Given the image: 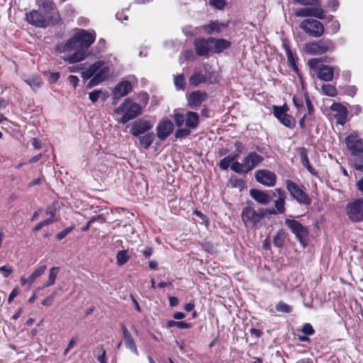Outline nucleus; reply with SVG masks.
Here are the masks:
<instances>
[{
	"mask_svg": "<svg viewBox=\"0 0 363 363\" xmlns=\"http://www.w3.org/2000/svg\"><path fill=\"white\" fill-rule=\"evenodd\" d=\"M210 42L211 44V50L216 53L223 52L230 45V43L225 39L210 38Z\"/></svg>",
	"mask_w": 363,
	"mask_h": 363,
	"instance_id": "393cba45",
	"label": "nucleus"
},
{
	"mask_svg": "<svg viewBox=\"0 0 363 363\" xmlns=\"http://www.w3.org/2000/svg\"><path fill=\"white\" fill-rule=\"evenodd\" d=\"M194 49L199 56L208 55L211 50V44L210 38L207 40L204 38H198L194 43Z\"/></svg>",
	"mask_w": 363,
	"mask_h": 363,
	"instance_id": "5701e85b",
	"label": "nucleus"
},
{
	"mask_svg": "<svg viewBox=\"0 0 363 363\" xmlns=\"http://www.w3.org/2000/svg\"><path fill=\"white\" fill-rule=\"evenodd\" d=\"M206 98L204 92L196 91L192 92L189 97V105L191 108L199 106Z\"/></svg>",
	"mask_w": 363,
	"mask_h": 363,
	"instance_id": "cd10ccee",
	"label": "nucleus"
},
{
	"mask_svg": "<svg viewBox=\"0 0 363 363\" xmlns=\"http://www.w3.org/2000/svg\"><path fill=\"white\" fill-rule=\"evenodd\" d=\"M40 9L46 16L54 9V4L49 0H43L40 4Z\"/></svg>",
	"mask_w": 363,
	"mask_h": 363,
	"instance_id": "e433bc0d",
	"label": "nucleus"
},
{
	"mask_svg": "<svg viewBox=\"0 0 363 363\" xmlns=\"http://www.w3.org/2000/svg\"><path fill=\"white\" fill-rule=\"evenodd\" d=\"M137 83V79L134 76H129L126 79L118 82L112 91L114 99H121L128 94L133 89V86Z\"/></svg>",
	"mask_w": 363,
	"mask_h": 363,
	"instance_id": "9d476101",
	"label": "nucleus"
},
{
	"mask_svg": "<svg viewBox=\"0 0 363 363\" xmlns=\"http://www.w3.org/2000/svg\"><path fill=\"white\" fill-rule=\"evenodd\" d=\"M48 16L35 10L26 14L27 21L38 27H46L48 24Z\"/></svg>",
	"mask_w": 363,
	"mask_h": 363,
	"instance_id": "f3484780",
	"label": "nucleus"
},
{
	"mask_svg": "<svg viewBox=\"0 0 363 363\" xmlns=\"http://www.w3.org/2000/svg\"><path fill=\"white\" fill-rule=\"evenodd\" d=\"M74 228V225H72L68 228H66L59 233L56 235V238L57 240H62L65 238L73 229Z\"/></svg>",
	"mask_w": 363,
	"mask_h": 363,
	"instance_id": "79ce46f5",
	"label": "nucleus"
},
{
	"mask_svg": "<svg viewBox=\"0 0 363 363\" xmlns=\"http://www.w3.org/2000/svg\"><path fill=\"white\" fill-rule=\"evenodd\" d=\"M235 147L236 149V151L238 153L236 155H238V157L240 154H242L245 150L244 145L240 142H236L235 143Z\"/></svg>",
	"mask_w": 363,
	"mask_h": 363,
	"instance_id": "bf43d9fd",
	"label": "nucleus"
},
{
	"mask_svg": "<svg viewBox=\"0 0 363 363\" xmlns=\"http://www.w3.org/2000/svg\"><path fill=\"white\" fill-rule=\"evenodd\" d=\"M285 225L295 235L296 238L299 240L300 243L306 247V238L308 236V229L298 221L295 220L286 219L284 221Z\"/></svg>",
	"mask_w": 363,
	"mask_h": 363,
	"instance_id": "9b49d317",
	"label": "nucleus"
},
{
	"mask_svg": "<svg viewBox=\"0 0 363 363\" xmlns=\"http://www.w3.org/2000/svg\"><path fill=\"white\" fill-rule=\"evenodd\" d=\"M101 94V91L94 90L89 93V99L92 102L94 103L99 99Z\"/></svg>",
	"mask_w": 363,
	"mask_h": 363,
	"instance_id": "09e8293b",
	"label": "nucleus"
},
{
	"mask_svg": "<svg viewBox=\"0 0 363 363\" xmlns=\"http://www.w3.org/2000/svg\"><path fill=\"white\" fill-rule=\"evenodd\" d=\"M335 45L330 39L320 40L317 42L308 43L304 45V51L310 55H322L335 50Z\"/></svg>",
	"mask_w": 363,
	"mask_h": 363,
	"instance_id": "0eeeda50",
	"label": "nucleus"
},
{
	"mask_svg": "<svg viewBox=\"0 0 363 363\" xmlns=\"http://www.w3.org/2000/svg\"><path fill=\"white\" fill-rule=\"evenodd\" d=\"M174 125L169 120L162 121L157 127V135L161 140H165L173 131Z\"/></svg>",
	"mask_w": 363,
	"mask_h": 363,
	"instance_id": "4be33fe9",
	"label": "nucleus"
},
{
	"mask_svg": "<svg viewBox=\"0 0 363 363\" xmlns=\"http://www.w3.org/2000/svg\"><path fill=\"white\" fill-rule=\"evenodd\" d=\"M255 177L257 182L267 186H274L277 182L275 173L268 169L257 170Z\"/></svg>",
	"mask_w": 363,
	"mask_h": 363,
	"instance_id": "4468645a",
	"label": "nucleus"
},
{
	"mask_svg": "<svg viewBox=\"0 0 363 363\" xmlns=\"http://www.w3.org/2000/svg\"><path fill=\"white\" fill-rule=\"evenodd\" d=\"M337 75L340 74V69L337 67H332L322 65L318 68V77L325 82H331L333 79L334 73Z\"/></svg>",
	"mask_w": 363,
	"mask_h": 363,
	"instance_id": "6ab92c4d",
	"label": "nucleus"
},
{
	"mask_svg": "<svg viewBox=\"0 0 363 363\" xmlns=\"http://www.w3.org/2000/svg\"><path fill=\"white\" fill-rule=\"evenodd\" d=\"M153 127L152 123L145 119H138L134 121L130 128V133L134 136H139L150 130Z\"/></svg>",
	"mask_w": 363,
	"mask_h": 363,
	"instance_id": "dca6fc26",
	"label": "nucleus"
},
{
	"mask_svg": "<svg viewBox=\"0 0 363 363\" xmlns=\"http://www.w3.org/2000/svg\"><path fill=\"white\" fill-rule=\"evenodd\" d=\"M274 113L276 118H277L284 125L289 128L295 126V120L287 114L283 108L275 106L274 107Z\"/></svg>",
	"mask_w": 363,
	"mask_h": 363,
	"instance_id": "aec40b11",
	"label": "nucleus"
},
{
	"mask_svg": "<svg viewBox=\"0 0 363 363\" xmlns=\"http://www.w3.org/2000/svg\"><path fill=\"white\" fill-rule=\"evenodd\" d=\"M138 251L141 252L145 258H148L152 255L153 249L151 247H146L144 250L138 248Z\"/></svg>",
	"mask_w": 363,
	"mask_h": 363,
	"instance_id": "de8ad7c7",
	"label": "nucleus"
},
{
	"mask_svg": "<svg viewBox=\"0 0 363 363\" xmlns=\"http://www.w3.org/2000/svg\"><path fill=\"white\" fill-rule=\"evenodd\" d=\"M293 101L298 109L301 108L303 106V101L301 98L294 96L293 98Z\"/></svg>",
	"mask_w": 363,
	"mask_h": 363,
	"instance_id": "13d9d810",
	"label": "nucleus"
},
{
	"mask_svg": "<svg viewBox=\"0 0 363 363\" xmlns=\"http://www.w3.org/2000/svg\"><path fill=\"white\" fill-rule=\"evenodd\" d=\"M174 84L178 89H184L185 86V79L182 74L177 75L174 77Z\"/></svg>",
	"mask_w": 363,
	"mask_h": 363,
	"instance_id": "ea45409f",
	"label": "nucleus"
},
{
	"mask_svg": "<svg viewBox=\"0 0 363 363\" xmlns=\"http://www.w3.org/2000/svg\"><path fill=\"white\" fill-rule=\"evenodd\" d=\"M322 92L329 96H335L337 95L336 88L332 84H323L321 87Z\"/></svg>",
	"mask_w": 363,
	"mask_h": 363,
	"instance_id": "f704fd0d",
	"label": "nucleus"
},
{
	"mask_svg": "<svg viewBox=\"0 0 363 363\" xmlns=\"http://www.w3.org/2000/svg\"><path fill=\"white\" fill-rule=\"evenodd\" d=\"M295 15L299 17L313 16L318 19H323L325 11L320 7L301 8L295 11Z\"/></svg>",
	"mask_w": 363,
	"mask_h": 363,
	"instance_id": "a211bd4d",
	"label": "nucleus"
},
{
	"mask_svg": "<svg viewBox=\"0 0 363 363\" xmlns=\"http://www.w3.org/2000/svg\"><path fill=\"white\" fill-rule=\"evenodd\" d=\"M209 4L218 9H223L225 6V0H209Z\"/></svg>",
	"mask_w": 363,
	"mask_h": 363,
	"instance_id": "37998d69",
	"label": "nucleus"
},
{
	"mask_svg": "<svg viewBox=\"0 0 363 363\" xmlns=\"http://www.w3.org/2000/svg\"><path fill=\"white\" fill-rule=\"evenodd\" d=\"M59 270V267H57L50 268L49 271L48 280L43 284V288L51 286L55 284Z\"/></svg>",
	"mask_w": 363,
	"mask_h": 363,
	"instance_id": "2f4dec72",
	"label": "nucleus"
},
{
	"mask_svg": "<svg viewBox=\"0 0 363 363\" xmlns=\"http://www.w3.org/2000/svg\"><path fill=\"white\" fill-rule=\"evenodd\" d=\"M299 27L308 35L319 38L324 33L325 29L323 23L318 20L307 18L302 21Z\"/></svg>",
	"mask_w": 363,
	"mask_h": 363,
	"instance_id": "1a4fd4ad",
	"label": "nucleus"
},
{
	"mask_svg": "<svg viewBox=\"0 0 363 363\" xmlns=\"http://www.w3.org/2000/svg\"><path fill=\"white\" fill-rule=\"evenodd\" d=\"M277 311L282 313H290L292 310V307L287 303L279 301L276 306Z\"/></svg>",
	"mask_w": 363,
	"mask_h": 363,
	"instance_id": "58836bf2",
	"label": "nucleus"
},
{
	"mask_svg": "<svg viewBox=\"0 0 363 363\" xmlns=\"http://www.w3.org/2000/svg\"><path fill=\"white\" fill-rule=\"evenodd\" d=\"M56 213V207L55 204L53 203L52 205L48 206L46 209V214L49 215L50 216V218L55 219L54 217Z\"/></svg>",
	"mask_w": 363,
	"mask_h": 363,
	"instance_id": "8fccbe9b",
	"label": "nucleus"
},
{
	"mask_svg": "<svg viewBox=\"0 0 363 363\" xmlns=\"http://www.w3.org/2000/svg\"><path fill=\"white\" fill-rule=\"evenodd\" d=\"M77 344V338L73 337L69 342L67 347L65 350V354H67L72 348Z\"/></svg>",
	"mask_w": 363,
	"mask_h": 363,
	"instance_id": "052dcab7",
	"label": "nucleus"
},
{
	"mask_svg": "<svg viewBox=\"0 0 363 363\" xmlns=\"http://www.w3.org/2000/svg\"><path fill=\"white\" fill-rule=\"evenodd\" d=\"M347 147L352 154L357 155L363 152V140L359 139L357 133H352L345 139Z\"/></svg>",
	"mask_w": 363,
	"mask_h": 363,
	"instance_id": "2eb2a0df",
	"label": "nucleus"
},
{
	"mask_svg": "<svg viewBox=\"0 0 363 363\" xmlns=\"http://www.w3.org/2000/svg\"><path fill=\"white\" fill-rule=\"evenodd\" d=\"M301 162L309 172H311V174H314L313 169L311 166L308 158L306 153H302L301 155Z\"/></svg>",
	"mask_w": 363,
	"mask_h": 363,
	"instance_id": "a19ab883",
	"label": "nucleus"
},
{
	"mask_svg": "<svg viewBox=\"0 0 363 363\" xmlns=\"http://www.w3.org/2000/svg\"><path fill=\"white\" fill-rule=\"evenodd\" d=\"M68 82L75 88L78 84L79 78L74 75H69L68 77Z\"/></svg>",
	"mask_w": 363,
	"mask_h": 363,
	"instance_id": "6e6d98bb",
	"label": "nucleus"
},
{
	"mask_svg": "<svg viewBox=\"0 0 363 363\" xmlns=\"http://www.w3.org/2000/svg\"><path fill=\"white\" fill-rule=\"evenodd\" d=\"M274 196L277 199L274 201V208L267 209V213L269 214H281L285 212V199L286 194L280 189H276L274 191Z\"/></svg>",
	"mask_w": 363,
	"mask_h": 363,
	"instance_id": "ddd939ff",
	"label": "nucleus"
},
{
	"mask_svg": "<svg viewBox=\"0 0 363 363\" xmlns=\"http://www.w3.org/2000/svg\"><path fill=\"white\" fill-rule=\"evenodd\" d=\"M301 331L306 335H312L315 333V330L310 323H305Z\"/></svg>",
	"mask_w": 363,
	"mask_h": 363,
	"instance_id": "c03bdc74",
	"label": "nucleus"
},
{
	"mask_svg": "<svg viewBox=\"0 0 363 363\" xmlns=\"http://www.w3.org/2000/svg\"><path fill=\"white\" fill-rule=\"evenodd\" d=\"M238 157V155H229L222 159L219 162V167L221 169L225 170L229 167H231L233 162H237L236 160Z\"/></svg>",
	"mask_w": 363,
	"mask_h": 363,
	"instance_id": "7c9ffc66",
	"label": "nucleus"
},
{
	"mask_svg": "<svg viewBox=\"0 0 363 363\" xmlns=\"http://www.w3.org/2000/svg\"><path fill=\"white\" fill-rule=\"evenodd\" d=\"M60 78V74L59 72H52L50 75V81L51 82H55L58 80Z\"/></svg>",
	"mask_w": 363,
	"mask_h": 363,
	"instance_id": "338daca9",
	"label": "nucleus"
},
{
	"mask_svg": "<svg viewBox=\"0 0 363 363\" xmlns=\"http://www.w3.org/2000/svg\"><path fill=\"white\" fill-rule=\"evenodd\" d=\"M286 187L291 196L298 203L308 205L311 199L308 194L304 192L296 184L291 180L286 181Z\"/></svg>",
	"mask_w": 363,
	"mask_h": 363,
	"instance_id": "f8f14e48",
	"label": "nucleus"
},
{
	"mask_svg": "<svg viewBox=\"0 0 363 363\" xmlns=\"http://www.w3.org/2000/svg\"><path fill=\"white\" fill-rule=\"evenodd\" d=\"M114 112L116 114H123L119 122L125 124L142 113V107L130 99H126L118 107L114 109Z\"/></svg>",
	"mask_w": 363,
	"mask_h": 363,
	"instance_id": "20e7f679",
	"label": "nucleus"
},
{
	"mask_svg": "<svg viewBox=\"0 0 363 363\" xmlns=\"http://www.w3.org/2000/svg\"><path fill=\"white\" fill-rule=\"evenodd\" d=\"M55 295L56 293L53 292L50 296H48L42 301V304L43 306H50L52 303Z\"/></svg>",
	"mask_w": 363,
	"mask_h": 363,
	"instance_id": "3c124183",
	"label": "nucleus"
},
{
	"mask_svg": "<svg viewBox=\"0 0 363 363\" xmlns=\"http://www.w3.org/2000/svg\"><path fill=\"white\" fill-rule=\"evenodd\" d=\"M55 221V219L48 218L42 222L38 223L34 228V230L38 231L40 230L43 226L48 225Z\"/></svg>",
	"mask_w": 363,
	"mask_h": 363,
	"instance_id": "a18cd8bd",
	"label": "nucleus"
},
{
	"mask_svg": "<svg viewBox=\"0 0 363 363\" xmlns=\"http://www.w3.org/2000/svg\"><path fill=\"white\" fill-rule=\"evenodd\" d=\"M111 74V67L105 65L102 61H97L82 72V77L86 79L94 77L87 84L89 88H91L106 80Z\"/></svg>",
	"mask_w": 363,
	"mask_h": 363,
	"instance_id": "f03ea898",
	"label": "nucleus"
},
{
	"mask_svg": "<svg viewBox=\"0 0 363 363\" xmlns=\"http://www.w3.org/2000/svg\"><path fill=\"white\" fill-rule=\"evenodd\" d=\"M123 340L125 347L133 352L135 355H138V352L135 342L130 333V331L125 328H123Z\"/></svg>",
	"mask_w": 363,
	"mask_h": 363,
	"instance_id": "a878e982",
	"label": "nucleus"
},
{
	"mask_svg": "<svg viewBox=\"0 0 363 363\" xmlns=\"http://www.w3.org/2000/svg\"><path fill=\"white\" fill-rule=\"evenodd\" d=\"M262 161L263 157L261 155L255 152H251L242 159V162H233L231 169L238 174H247Z\"/></svg>",
	"mask_w": 363,
	"mask_h": 363,
	"instance_id": "423d86ee",
	"label": "nucleus"
},
{
	"mask_svg": "<svg viewBox=\"0 0 363 363\" xmlns=\"http://www.w3.org/2000/svg\"><path fill=\"white\" fill-rule=\"evenodd\" d=\"M129 259L130 256L128 255L127 250H120L116 254V263L119 266L125 264Z\"/></svg>",
	"mask_w": 363,
	"mask_h": 363,
	"instance_id": "473e14b6",
	"label": "nucleus"
},
{
	"mask_svg": "<svg viewBox=\"0 0 363 363\" xmlns=\"http://www.w3.org/2000/svg\"><path fill=\"white\" fill-rule=\"evenodd\" d=\"M227 27V25L224 23L219 21H211L208 24L203 26V29L207 34L218 33L221 32L224 28Z\"/></svg>",
	"mask_w": 363,
	"mask_h": 363,
	"instance_id": "bb28decb",
	"label": "nucleus"
},
{
	"mask_svg": "<svg viewBox=\"0 0 363 363\" xmlns=\"http://www.w3.org/2000/svg\"><path fill=\"white\" fill-rule=\"evenodd\" d=\"M191 325L189 323H185L184 321H178L177 322V327L180 329H187L189 328Z\"/></svg>",
	"mask_w": 363,
	"mask_h": 363,
	"instance_id": "e2e57ef3",
	"label": "nucleus"
},
{
	"mask_svg": "<svg viewBox=\"0 0 363 363\" xmlns=\"http://www.w3.org/2000/svg\"><path fill=\"white\" fill-rule=\"evenodd\" d=\"M306 103L308 108V113L309 115H311L313 112V106L308 97H306Z\"/></svg>",
	"mask_w": 363,
	"mask_h": 363,
	"instance_id": "0e129e2a",
	"label": "nucleus"
},
{
	"mask_svg": "<svg viewBox=\"0 0 363 363\" xmlns=\"http://www.w3.org/2000/svg\"><path fill=\"white\" fill-rule=\"evenodd\" d=\"M328 6L335 11L339 6V1L338 0H328Z\"/></svg>",
	"mask_w": 363,
	"mask_h": 363,
	"instance_id": "4d7b16f0",
	"label": "nucleus"
},
{
	"mask_svg": "<svg viewBox=\"0 0 363 363\" xmlns=\"http://www.w3.org/2000/svg\"><path fill=\"white\" fill-rule=\"evenodd\" d=\"M155 139L153 133H147L143 136L139 135L140 145L145 149H148Z\"/></svg>",
	"mask_w": 363,
	"mask_h": 363,
	"instance_id": "c756f323",
	"label": "nucleus"
},
{
	"mask_svg": "<svg viewBox=\"0 0 363 363\" xmlns=\"http://www.w3.org/2000/svg\"><path fill=\"white\" fill-rule=\"evenodd\" d=\"M331 110L335 113L334 118L337 123L343 125L347 120V110L341 104L335 103L331 106Z\"/></svg>",
	"mask_w": 363,
	"mask_h": 363,
	"instance_id": "412c9836",
	"label": "nucleus"
},
{
	"mask_svg": "<svg viewBox=\"0 0 363 363\" xmlns=\"http://www.w3.org/2000/svg\"><path fill=\"white\" fill-rule=\"evenodd\" d=\"M273 243L275 246L281 247L284 243V235L282 232H278L274 236Z\"/></svg>",
	"mask_w": 363,
	"mask_h": 363,
	"instance_id": "4c0bfd02",
	"label": "nucleus"
},
{
	"mask_svg": "<svg viewBox=\"0 0 363 363\" xmlns=\"http://www.w3.org/2000/svg\"><path fill=\"white\" fill-rule=\"evenodd\" d=\"M250 195L255 201L262 205L268 204L272 199L270 195L267 191L255 189L250 190Z\"/></svg>",
	"mask_w": 363,
	"mask_h": 363,
	"instance_id": "b1692460",
	"label": "nucleus"
},
{
	"mask_svg": "<svg viewBox=\"0 0 363 363\" xmlns=\"http://www.w3.org/2000/svg\"><path fill=\"white\" fill-rule=\"evenodd\" d=\"M0 272H2L4 277H7L11 273H12V268L8 266H3L0 268Z\"/></svg>",
	"mask_w": 363,
	"mask_h": 363,
	"instance_id": "603ef678",
	"label": "nucleus"
},
{
	"mask_svg": "<svg viewBox=\"0 0 363 363\" xmlns=\"http://www.w3.org/2000/svg\"><path fill=\"white\" fill-rule=\"evenodd\" d=\"M82 69V67L79 65H72L68 67V70L69 72H78Z\"/></svg>",
	"mask_w": 363,
	"mask_h": 363,
	"instance_id": "69168bd1",
	"label": "nucleus"
},
{
	"mask_svg": "<svg viewBox=\"0 0 363 363\" xmlns=\"http://www.w3.org/2000/svg\"><path fill=\"white\" fill-rule=\"evenodd\" d=\"M206 77L204 74L196 72L194 73L190 78L189 82L194 86H198L199 84L203 83L206 81Z\"/></svg>",
	"mask_w": 363,
	"mask_h": 363,
	"instance_id": "72a5a7b5",
	"label": "nucleus"
},
{
	"mask_svg": "<svg viewBox=\"0 0 363 363\" xmlns=\"http://www.w3.org/2000/svg\"><path fill=\"white\" fill-rule=\"evenodd\" d=\"M21 283L23 286H25V285H28L29 286H30L33 284V282H30V277L28 278H26L24 277H21Z\"/></svg>",
	"mask_w": 363,
	"mask_h": 363,
	"instance_id": "774afa93",
	"label": "nucleus"
},
{
	"mask_svg": "<svg viewBox=\"0 0 363 363\" xmlns=\"http://www.w3.org/2000/svg\"><path fill=\"white\" fill-rule=\"evenodd\" d=\"M345 214L352 223L363 222V199H356L348 202L345 208Z\"/></svg>",
	"mask_w": 363,
	"mask_h": 363,
	"instance_id": "6e6552de",
	"label": "nucleus"
},
{
	"mask_svg": "<svg viewBox=\"0 0 363 363\" xmlns=\"http://www.w3.org/2000/svg\"><path fill=\"white\" fill-rule=\"evenodd\" d=\"M319 0H295V1L302 5H315L318 3Z\"/></svg>",
	"mask_w": 363,
	"mask_h": 363,
	"instance_id": "5fc2aeb1",
	"label": "nucleus"
},
{
	"mask_svg": "<svg viewBox=\"0 0 363 363\" xmlns=\"http://www.w3.org/2000/svg\"><path fill=\"white\" fill-rule=\"evenodd\" d=\"M267 214V209L259 208L256 211L253 207L247 206L242 209L241 218L246 228H257L262 225V220Z\"/></svg>",
	"mask_w": 363,
	"mask_h": 363,
	"instance_id": "39448f33",
	"label": "nucleus"
},
{
	"mask_svg": "<svg viewBox=\"0 0 363 363\" xmlns=\"http://www.w3.org/2000/svg\"><path fill=\"white\" fill-rule=\"evenodd\" d=\"M174 118L177 126L180 128L175 133L177 138H183L189 135L191 130L196 128L199 123V114L193 111H188L185 116L175 113Z\"/></svg>",
	"mask_w": 363,
	"mask_h": 363,
	"instance_id": "7ed1b4c3",
	"label": "nucleus"
},
{
	"mask_svg": "<svg viewBox=\"0 0 363 363\" xmlns=\"http://www.w3.org/2000/svg\"><path fill=\"white\" fill-rule=\"evenodd\" d=\"M95 39L96 33L94 30L77 29L66 42L57 45L56 52L64 61L70 64L77 63L89 56L87 50Z\"/></svg>",
	"mask_w": 363,
	"mask_h": 363,
	"instance_id": "f257e3e1",
	"label": "nucleus"
},
{
	"mask_svg": "<svg viewBox=\"0 0 363 363\" xmlns=\"http://www.w3.org/2000/svg\"><path fill=\"white\" fill-rule=\"evenodd\" d=\"M46 270V266L45 265H41L38 267L34 272L30 274V281L34 282L35 280L43 275Z\"/></svg>",
	"mask_w": 363,
	"mask_h": 363,
	"instance_id": "c9c22d12",
	"label": "nucleus"
},
{
	"mask_svg": "<svg viewBox=\"0 0 363 363\" xmlns=\"http://www.w3.org/2000/svg\"><path fill=\"white\" fill-rule=\"evenodd\" d=\"M353 165L355 169L363 172V156L361 158L355 160Z\"/></svg>",
	"mask_w": 363,
	"mask_h": 363,
	"instance_id": "49530a36",
	"label": "nucleus"
},
{
	"mask_svg": "<svg viewBox=\"0 0 363 363\" xmlns=\"http://www.w3.org/2000/svg\"><path fill=\"white\" fill-rule=\"evenodd\" d=\"M101 216H98V217H96V218H91V219L88 223H87V224H86L85 226H84L83 228H82V231H86V230H88L89 229V228H90L91 224L93 222H94V221H96V220H99V219H101Z\"/></svg>",
	"mask_w": 363,
	"mask_h": 363,
	"instance_id": "680f3d73",
	"label": "nucleus"
},
{
	"mask_svg": "<svg viewBox=\"0 0 363 363\" xmlns=\"http://www.w3.org/2000/svg\"><path fill=\"white\" fill-rule=\"evenodd\" d=\"M24 81L33 91H37L43 84L41 77L36 75L29 77Z\"/></svg>",
	"mask_w": 363,
	"mask_h": 363,
	"instance_id": "c85d7f7f",
	"label": "nucleus"
},
{
	"mask_svg": "<svg viewBox=\"0 0 363 363\" xmlns=\"http://www.w3.org/2000/svg\"><path fill=\"white\" fill-rule=\"evenodd\" d=\"M99 350H100V352H101V354L98 357V360L101 363H107L106 361V350H104L103 346H101L99 347Z\"/></svg>",
	"mask_w": 363,
	"mask_h": 363,
	"instance_id": "864d4df0",
	"label": "nucleus"
}]
</instances>
